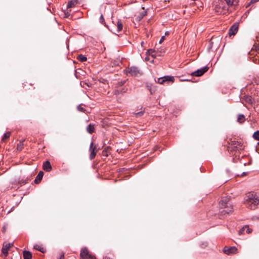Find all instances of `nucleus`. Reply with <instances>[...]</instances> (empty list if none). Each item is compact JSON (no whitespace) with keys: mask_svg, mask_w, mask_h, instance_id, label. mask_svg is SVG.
Segmentation results:
<instances>
[{"mask_svg":"<svg viewBox=\"0 0 259 259\" xmlns=\"http://www.w3.org/2000/svg\"><path fill=\"white\" fill-rule=\"evenodd\" d=\"M245 203L250 209H255L259 204V194L251 192L247 194Z\"/></svg>","mask_w":259,"mask_h":259,"instance_id":"f257e3e1","label":"nucleus"},{"mask_svg":"<svg viewBox=\"0 0 259 259\" xmlns=\"http://www.w3.org/2000/svg\"><path fill=\"white\" fill-rule=\"evenodd\" d=\"M226 2L227 5L223 3H220L217 5L215 8V11L218 15H227L229 14V9L228 7L235 5L237 3L235 0H224Z\"/></svg>","mask_w":259,"mask_h":259,"instance_id":"f03ea898","label":"nucleus"},{"mask_svg":"<svg viewBox=\"0 0 259 259\" xmlns=\"http://www.w3.org/2000/svg\"><path fill=\"white\" fill-rule=\"evenodd\" d=\"M230 199V197L226 196L223 197L220 201V208L222 209H225L221 212L222 215L229 214L230 212L233 211V206L232 204L229 203Z\"/></svg>","mask_w":259,"mask_h":259,"instance_id":"7ed1b4c3","label":"nucleus"},{"mask_svg":"<svg viewBox=\"0 0 259 259\" xmlns=\"http://www.w3.org/2000/svg\"><path fill=\"white\" fill-rule=\"evenodd\" d=\"M112 23L113 26V28L110 29V30L114 34H116V32H120L122 29V23L118 20L112 19Z\"/></svg>","mask_w":259,"mask_h":259,"instance_id":"20e7f679","label":"nucleus"},{"mask_svg":"<svg viewBox=\"0 0 259 259\" xmlns=\"http://www.w3.org/2000/svg\"><path fill=\"white\" fill-rule=\"evenodd\" d=\"M80 256L82 259H95L96 258L94 255L89 253L88 249L83 247L81 249Z\"/></svg>","mask_w":259,"mask_h":259,"instance_id":"39448f33","label":"nucleus"},{"mask_svg":"<svg viewBox=\"0 0 259 259\" xmlns=\"http://www.w3.org/2000/svg\"><path fill=\"white\" fill-rule=\"evenodd\" d=\"M98 150L97 149L96 146L94 145V143L92 142L90 144V148H89V152H90V160H93L95 158Z\"/></svg>","mask_w":259,"mask_h":259,"instance_id":"423d86ee","label":"nucleus"},{"mask_svg":"<svg viewBox=\"0 0 259 259\" xmlns=\"http://www.w3.org/2000/svg\"><path fill=\"white\" fill-rule=\"evenodd\" d=\"M239 22H236L234 23L230 28L229 30V35L230 36L235 35L238 30Z\"/></svg>","mask_w":259,"mask_h":259,"instance_id":"0eeeda50","label":"nucleus"},{"mask_svg":"<svg viewBox=\"0 0 259 259\" xmlns=\"http://www.w3.org/2000/svg\"><path fill=\"white\" fill-rule=\"evenodd\" d=\"M208 70L207 66H205L200 69H197L196 71L191 73V75L196 76H200L202 75L205 72Z\"/></svg>","mask_w":259,"mask_h":259,"instance_id":"6e6552de","label":"nucleus"},{"mask_svg":"<svg viewBox=\"0 0 259 259\" xmlns=\"http://www.w3.org/2000/svg\"><path fill=\"white\" fill-rule=\"evenodd\" d=\"M127 72L132 76H138L140 74V71L137 67L132 66L127 70Z\"/></svg>","mask_w":259,"mask_h":259,"instance_id":"1a4fd4ad","label":"nucleus"},{"mask_svg":"<svg viewBox=\"0 0 259 259\" xmlns=\"http://www.w3.org/2000/svg\"><path fill=\"white\" fill-rule=\"evenodd\" d=\"M233 150H241L243 149L242 144L238 141H233L231 144Z\"/></svg>","mask_w":259,"mask_h":259,"instance_id":"9d476101","label":"nucleus"},{"mask_svg":"<svg viewBox=\"0 0 259 259\" xmlns=\"http://www.w3.org/2000/svg\"><path fill=\"white\" fill-rule=\"evenodd\" d=\"M13 246V243H5L4 244L2 248V252L3 254L7 255L8 253V251L10 248H11Z\"/></svg>","mask_w":259,"mask_h":259,"instance_id":"9b49d317","label":"nucleus"},{"mask_svg":"<svg viewBox=\"0 0 259 259\" xmlns=\"http://www.w3.org/2000/svg\"><path fill=\"white\" fill-rule=\"evenodd\" d=\"M237 249L236 247H230V248L226 249L224 248V252L227 254H230L231 253H235L237 252Z\"/></svg>","mask_w":259,"mask_h":259,"instance_id":"f8f14e48","label":"nucleus"},{"mask_svg":"<svg viewBox=\"0 0 259 259\" xmlns=\"http://www.w3.org/2000/svg\"><path fill=\"white\" fill-rule=\"evenodd\" d=\"M43 168L46 171H50L52 170V166L49 161H46L44 163Z\"/></svg>","mask_w":259,"mask_h":259,"instance_id":"ddd939ff","label":"nucleus"},{"mask_svg":"<svg viewBox=\"0 0 259 259\" xmlns=\"http://www.w3.org/2000/svg\"><path fill=\"white\" fill-rule=\"evenodd\" d=\"M246 232L247 233L249 234L251 232V229L249 228L248 226H245L243 227H242L239 231V233L240 234H242L244 232Z\"/></svg>","mask_w":259,"mask_h":259,"instance_id":"4468645a","label":"nucleus"},{"mask_svg":"<svg viewBox=\"0 0 259 259\" xmlns=\"http://www.w3.org/2000/svg\"><path fill=\"white\" fill-rule=\"evenodd\" d=\"M44 176V172L42 171H40L38 175H37L35 180L34 182L36 184H37L40 182V181L42 180V177Z\"/></svg>","mask_w":259,"mask_h":259,"instance_id":"2eb2a0df","label":"nucleus"},{"mask_svg":"<svg viewBox=\"0 0 259 259\" xmlns=\"http://www.w3.org/2000/svg\"><path fill=\"white\" fill-rule=\"evenodd\" d=\"M87 131L89 134H92L95 132V125L93 124L90 123L87 127Z\"/></svg>","mask_w":259,"mask_h":259,"instance_id":"dca6fc26","label":"nucleus"},{"mask_svg":"<svg viewBox=\"0 0 259 259\" xmlns=\"http://www.w3.org/2000/svg\"><path fill=\"white\" fill-rule=\"evenodd\" d=\"M30 180V178L27 177L26 178H23L21 180L18 181V183L20 185L22 186L27 183Z\"/></svg>","mask_w":259,"mask_h":259,"instance_id":"f3484780","label":"nucleus"},{"mask_svg":"<svg viewBox=\"0 0 259 259\" xmlns=\"http://www.w3.org/2000/svg\"><path fill=\"white\" fill-rule=\"evenodd\" d=\"M77 4V0H71L68 2L67 6V9L73 8Z\"/></svg>","mask_w":259,"mask_h":259,"instance_id":"a211bd4d","label":"nucleus"},{"mask_svg":"<svg viewBox=\"0 0 259 259\" xmlns=\"http://www.w3.org/2000/svg\"><path fill=\"white\" fill-rule=\"evenodd\" d=\"M32 257V254L29 251L25 250L23 251V258L24 259H31Z\"/></svg>","mask_w":259,"mask_h":259,"instance_id":"6ab92c4d","label":"nucleus"},{"mask_svg":"<svg viewBox=\"0 0 259 259\" xmlns=\"http://www.w3.org/2000/svg\"><path fill=\"white\" fill-rule=\"evenodd\" d=\"M244 100L246 103L249 104H252L253 102L252 98L250 96H245L244 97Z\"/></svg>","mask_w":259,"mask_h":259,"instance_id":"aec40b11","label":"nucleus"},{"mask_svg":"<svg viewBox=\"0 0 259 259\" xmlns=\"http://www.w3.org/2000/svg\"><path fill=\"white\" fill-rule=\"evenodd\" d=\"M245 120V116L243 114H239L238 116L237 121L240 123H243Z\"/></svg>","mask_w":259,"mask_h":259,"instance_id":"412c9836","label":"nucleus"},{"mask_svg":"<svg viewBox=\"0 0 259 259\" xmlns=\"http://www.w3.org/2000/svg\"><path fill=\"white\" fill-rule=\"evenodd\" d=\"M77 59H78V60H79V61H80L81 62H85L87 60V58L85 56H84L82 54L79 55L77 56Z\"/></svg>","mask_w":259,"mask_h":259,"instance_id":"4be33fe9","label":"nucleus"},{"mask_svg":"<svg viewBox=\"0 0 259 259\" xmlns=\"http://www.w3.org/2000/svg\"><path fill=\"white\" fill-rule=\"evenodd\" d=\"M24 140H21L17 144V149L19 151L22 150L23 145H24Z\"/></svg>","mask_w":259,"mask_h":259,"instance_id":"5701e85b","label":"nucleus"},{"mask_svg":"<svg viewBox=\"0 0 259 259\" xmlns=\"http://www.w3.org/2000/svg\"><path fill=\"white\" fill-rule=\"evenodd\" d=\"M110 148L109 147H107L102 151V155L104 156L107 157L109 154H110V152L108 151V149Z\"/></svg>","mask_w":259,"mask_h":259,"instance_id":"b1692460","label":"nucleus"},{"mask_svg":"<svg viewBox=\"0 0 259 259\" xmlns=\"http://www.w3.org/2000/svg\"><path fill=\"white\" fill-rule=\"evenodd\" d=\"M34 248L35 249H36L37 250H39V251H40V252H41L42 253L45 252V249L44 247H41V246H40V245H35L34 246Z\"/></svg>","mask_w":259,"mask_h":259,"instance_id":"393cba45","label":"nucleus"},{"mask_svg":"<svg viewBox=\"0 0 259 259\" xmlns=\"http://www.w3.org/2000/svg\"><path fill=\"white\" fill-rule=\"evenodd\" d=\"M163 78H164V80H165V81H169L174 82V78L172 76H163Z\"/></svg>","mask_w":259,"mask_h":259,"instance_id":"a878e982","label":"nucleus"},{"mask_svg":"<svg viewBox=\"0 0 259 259\" xmlns=\"http://www.w3.org/2000/svg\"><path fill=\"white\" fill-rule=\"evenodd\" d=\"M10 134L11 133L10 132L5 133L2 138V141L4 142L6 139H8L10 136Z\"/></svg>","mask_w":259,"mask_h":259,"instance_id":"bb28decb","label":"nucleus"},{"mask_svg":"<svg viewBox=\"0 0 259 259\" xmlns=\"http://www.w3.org/2000/svg\"><path fill=\"white\" fill-rule=\"evenodd\" d=\"M253 137L254 139L259 140V131H257L253 133Z\"/></svg>","mask_w":259,"mask_h":259,"instance_id":"cd10ccee","label":"nucleus"},{"mask_svg":"<svg viewBox=\"0 0 259 259\" xmlns=\"http://www.w3.org/2000/svg\"><path fill=\"white\" fill-rule=\"evenodd\" d=\"M99 22L102 24H104L105 26H106L107 28H108L109 29H110L109 28V26L107 25H106L105 22V19H104V17H100L99 18Z\"/></svg>","mask_w":259,"mask_h":259,"instance_id":"c85d7f7f","label":"nucleus"},{"mask_svg":"<svg viewBox=\"0 0 259 259\" xmlns=\"http://www.w3.org/2000/svg\"><path fill=\"white\" fill-rule=\"evenodd\" d=\"M77 110L80 112H84L85 111V109L81 106L80 105L77 106Z\"/></svg>","mask_w":259,"mask_h":259,"instance_id":"c756f323","label":"nucleus"},{"mask_svg":"<svg viewBox=\"0 0 259 259\" xmlns=\"http://www.w3.org/2000/svg\"><path fill=\"white\" fill-rule=\"evenodd\" d=\"M158 82L160 84H163L164 82H165V80H164L163 77H160L158 78Z\"/></svg>","mask_w":259,"mask_h":259,"instance_id":"7c9ffc66","label":"nucleus"},{"mask_svg":"<svg viewBox=\"0 0 259 259\" xmlns=\"http://www.w3.org/2000/svg\"><path fill=\"white\" fill-rule=\"evenodd\" d=\"M125 80L118 81L116 84V86L118 87H121V86L123 85L125 83Z\"/></svg>","mask_w":259,"mask_h":259,"instance_id":"2f4dec72","label":"nucleus"},{"mask_svg":"<svg viewBox=\"0 0 259 259\" xmlns=\"http://www.w3.org/2000/svg\"><path fill=\"white\" fill-rule=\"evenodd\" d=\"M258 1H259V0H250L249 3L246 6V7H248L251 4L255 3H256V2H258Z\"/></svg>","mask_w":259,"mask_h":259,"instance_id":"473e14b6","label":"nucleus"},{"mask_svg":"<svg viewBox=\"0 0 259 259\" xmlns=\"http://www.w3.org/2000/svg\"><path fill=\"white\" fill-rule=\"evenodd\" d=\"M213 45V42L211 40L209 41V45L208 46L207 49L209 51L212 48Z\"/></svg>","mask_w":259,"mask_h":259,"instance_id":"72a5a7b5","label":"nucleus"},{"mask_svg":"<svg viewBox=\"0 0 259 259\" xmlns=\"http://www.w3.org/2000/svg\"><path fill=\"white\" fill-rule=\"evenodd\" d=\"M143 114H144V111L138 112L136 113V116L137 117H140V116L143 115Z\"/></svg>","mask_w":259,"mask_h":259,"instance_id":"f704fd0d","label":"nucleus"},{"mask_svg":"<svg viewBox=\"0 0 259 259\" xmlns=\"http://www.w3.org/2000/svg\"><path fill=\"white\" fill-rule=\"evenodd\" d=\"M142 18L143 17H136V19L135 20H134V22H135V21H136L137 22H139L141 20Z\"/></svg>","mask_w":259,"mask_h":259,"instance_id":"c9c22d12","label":"nucleus"},{"mask_svg":"<svg viewBox=\"0 0 259 259\" xmlns=\"http://www.w3.org/2000/svg\"><path fill=\"white\" fill-rule=\"evenodd\" d=\"M113 93L114 95H118L121 94V93H120V90H115L114 91Z\"/></svg>","mask_w":259,"mask_h":259,"instance_id":"e433bc0d","label":"nucleus"},{"mask_svg":"<svg viewBox=\"0 0 259 259\" xmlns=\"http://www.w3.org/2000/svg\"><path fill=\"white\" fill-rule=\"evenodd\" d=\"M127 89L123 88L121 90H120V93H121V94L124 93L127 91Z\"/></svg>","mask_w":259,"mask_h":259,"instance_id":"4c0bfd02","label":"nucleus"},{"mask_svg":"<svg viewBox=\"0 0 259 259\" xmlns=\"http://www.w3.org/2000/svg\"><path fill=\"white\" fill-rule=\"evenodd\" d=\"M164 39H165V36H162L159 40V44H161L162 42H163Z\"/></svg>","mask_w":259,"mask_h":259,"instance_id":"58836bf2","label":"nucleus"},{"mask_svg":"<svg viewBox=\"0 0 259 259\" xmlns=\"http://www.w3.org/2000/svg\"><path fill=\"white\" fill-rule=\"evenodd\" d=\"M153 52V50L152 49H149L147 51V54H148V55H150L151 53Z\"/></svg>","mask_w":259,"mask_h":259,"instance_id":"ea45409f","label":"nucleus"},{"mask_svg":"<svg viewBox=\"0 0 259 259\" xmlns=\"http://www.w3.org/2000/svg\"><path fill=\"white\" fill-rule=\"evenodd\" d=\"M59 259H64V253H63L60 257Z\"/></svg>","mask_w":259,"mask_h":259,"instance_id":"a19ab883","label":"nucleus"},{"mask_svg":"<svg viewBox=\"0 0 259 259\" xmlns=\"http://www.w3.org/2000/svg\"><path fill=\"white\" fill-rule=\"evenodd\" d=\"M169 31H166L165 32V35H169Z\"/></svg>","mask_w":259,"mask_h":259,"instance_id":"79ce46f5","label":"nucleus"},{"mask_svg":"<svg viewBox=\"0 0 259 259\" xmlns=\"http://www.w3.org/2000/svg\"><path fill=\"white\" fill-rule=\"evenodd\" d=\"M68 13V12L67 11L66 13L65 12V15L66 16H69V15H70V14H67Z\"/></svg>","mask_w":259,"mask_h":259,"instance_id":"37998d69","label":"nucleus"},{"mask_svg":"<svg viewBox=\"0 0 259 259\" xmlns=\"http://www.w3.org/2000/svg\"><path fill=\"white\" fill-rule=\"evenodd\" d=\"M147 15V14H146V12H145V13H143V14H142L141 16L144 17V16H145V15Z\"/></svg>","mask_w":259,"mask_h":259,"instance_id":"c03bdc74","label":"nucleus"},{"mask_svg":"<svg viewBox=\"0 0 259 259\" xmlns=\"http://www.w3.org/2000/svg\"><path fill=\"white\" fill-rule=\"evenodd\" d=\"M144 44V41H142V42H141V45H142V46H143Z\"/></svg>","mask_w":259,"mask_h":259,"instance_id":"a18cd8bd","label":"nucleus"},{"mask_svg":"<svg viewBox=\"0 0 259 259\" xmlns=\"http://www.w3.org/2000/svg\"><path fill=\"white\" fill-rule=\"evenodd\" d=\"M152 57H153V58H155V56L154 55L152 54Z\"/></svg>","mask_w":259,"mask_h":259,"instance_id":"49530a36","label":"nucleus"},{"mask_svg":"<svg viewBox=\"0 0 259 259\" xmlns=\"http://www.w3.org/2000/svg\"><path fill=\"white\" fill-rule=\"evenodd\" d=\"M95 259H96V258H95Z\"/></svg>","mask_w":259,"mask_h":259,"instance_id":"de8ad7c7","label":"nucleus"}]
</instances>
